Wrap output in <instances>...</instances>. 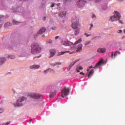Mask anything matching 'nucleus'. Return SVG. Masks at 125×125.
I'll use <instances>...</instances> for the list:
<instances>
[{"mask_svg": "<svg viewBox=\"0 0 125 125\" xmlns=\"http://www.w3.org/2000/svg\"><path fill=\"white\" fill-rule=\"evenodd\" d=\"M10 124V122H8L5 124V125H9Z\"/></svg>", "mask_w": 125, "mask_h": 125, "instance_id": "obj_43", "label": "nucleus"}, {"mask_svg": "<svg viewBox=\"0 0 125 125\" xmlns=\"http://www.w3.org/2000/svg\"><path fill=\"white\" fill-rule=\"evenodd\" d=\"M51 56L49 58L53 57L56 54V51L54 49H51L50 51Z\"/></svg>", "mask_w": 125, "mask_h": 125, "instance_id": "obj_16", "label": "nucleus"}, {"mask_svg": "<svg viewBox=\"0 0 125 125\" xmlns=\"http://www.w3.org/2000/svg\"><path fill=\"white\" fill-rule=\"evenodd\" d=\"M43 3H45V1L43 0L42 1Z\"/></svg>", "mask_w": 125, "mask_h": 125, "instance_id": "obj_58", "label": "nucleus"}, {"mask_svg": "<svg viewBox=\"0 0 125 125\" xmlns=\"http://www.w3.org/2000/svg\"><path fill=\"white\" fill-rule=\"evenodd\" d=\"M82 69H83V67H82L81 66H80V65H78L76 67V71L77 73H79V72H80V70H82Z\"/></svg>", "mask_w": 125, "mask_h": 125, "instance_id": "obj_20", "label": "nucleus"}, {"mask_svg": "<svg viewBox=\"0 0 125 125\" xmlns=\"http://www.w3.org/2000/svg\"><path fill=\"white\" fill-rule=\"evenodd\" d=\"M42 50L41 48L37 43H34L31 45V52L33 54H36L40 53Z\"/></svg>", "mask_w": 125, "mask_h": 125, "instance_id": "obj_1", "label": "nucleus"}, {"mask_svg": "<svg viewBox=\"0 0 125 125\" xmlns=\"http://www.w3.org/2000/svg\"><path fill=\"white\" fill-rule=\"evenodd\" d=\"M89 71V69H87V71Z\"/></svg>", "mask_w": 125, "mask_h": 125, "instance_id": "obj_56", "label": "nucleus"}, {"mask_svg": "<svg viewBox=\"0 0 125 125\" xmlns=\"http://www.w3.org/2000/svg\"><path fill=\"white\" fill-rule=\"evenodd\" d=\"M68 53L70 54H72L74 53V52H70V51L61 52L59 53L58 56H60L61 55H63L64 53Z\"/></svg>", "mask_w": 125, "mask_h": 125, "instance_id": "obj_14", "label": "nucleus"}, {"mask_svg": "<svg viewBox=\"0 0 125 125\" xmlns=\"http://www.w3.org/2000/svg\"><path fill=\"white\" fill-rule=\"evenodd\" d=\"M31 121H32V119H30V120H29V123H30Z\"/></svg>", "mask_w": 125, "mask_h": 125, "instance_id": "obj_52", "label": "nucleus"}, {"mask_svg": "<svg viewBox=\"0 0 125 125\" xmlns=\"http://www.w3.org/2000/svg\"><path fill=\"white\" fill-rule=\"evenodd\" d=\"M17 9H18V10L20 9V8H19H19H17Z\"/></svg>", "mask_w": 125, "mask_h": 125, "instance_id": "obj_59", "label": "nucleus"}, {"mask_svg": "<svg viewBox=\"0 0 125 125\" xmlns=\"http://www.w3.org/2000/svg\"><path fill=\"white\" fill-rule=\"evenodd\" d=\"M6 60L5 58H0V65H2L4 63L6 62Z\"/></svg>", "mask_w": 125, "mask_h": 125, "instance_id": "obj_19", "label": "nucleus"}, {"mask_svg": "<svg viewBox=\"0 0 125 125\" xmlns=\"http://www.w3.org/2000/svg\"><path fill=\"white\" fill-rule=\"evenodd\" d=\"M55 94H56L55 93H51L50 94V98H53V97L54 96Z\"/></svg>", "mask_w": 125, "mask_h": 125, "instance_id": "obj_34", "label": "nucleus"}, {"mask_svg": "<svg viewBox=\"0 0 125 125\" xmlns=\"http://www.w3.org/2000/svg\"><path fill=\"white\" fill-rule=\"evenodd\" d=\"M28 96L30 98L34 99H39L41 97V95L34 93H30L28 94Z\"/></svg>", "mask_w": 125, "mask_h": 125, "instance_id": "obj_6", "label": "nucleus"}, {"mask_svg": "<svg viewBox=\"0 0 125 125\" xmlns=\"http://www.w3.org/2000/svg\"><path fill=\"white\" fill-rule=\"evenodd\" d=\"M59 38H60V36H56L55 39L57 40V39H59Z\"/></svg>", "mask_w": 125, "mask_h": 125, "instance_id": "obj_45", "label": "nucleus"}, {"mask_svg": "<svg viewBox=\"0 0 125 125\" xmlns=\"http://www.w3.org/2000/svg\"><path fill=\"white\" fill-rule=\"evenodd\" d=\"M91 42V41H87V42H86L85 43H84V45H85V46L88 45Z\"/></svg>", "mask_w": 125, "mask_h": 125, "instance_id": "obj_33", "label": "nucleus"}, {"mask_svg": "<svg viewBox=\"0 0 125 125\" xmlns=\"http://www.w3.org/2000/svg\"><path fill=\"white\" fill-rule=\"evenodd\" d=\"M60 3H58V6H60Z\"/></svg>", "mask_w": 125, "mask_h": 125, "instance_id": "obj_54", "label": "nucleus"}, {"mask_svg": "<svg viewBox=\"0 0 125 125\" xmlns=\"http://www.w3.org/2000/svg\"><path fill=\"white\" fill-rule=\"evenodd\" d=\"M80 74H81V75H85V74L83 72H80Z\"/></svg>", "mask_w": 125, "mask_h": 125, "instance_id": "obj_48", "label": "nucleus"}, {"mask_svg": "<svg viewBox=\"0 0 125 125\" xmlns=\"http://www.w3.org/2000/svg\"><path fill=\"white\" fill-rule=\"evenodd\" d=\"M77 61H74L72 62L69 64V65H68V67H67V70H70L71 68L74 65V64L78 62Z\"/></svg>", "mask_w": 125, "mask_h": 125, "instance_id": "obj_13", "label": "nucleus"}, {"mask_svg": "<svg viewBox=\"0 0 125 125\" xmlns=\"http://www.w3.org/2000/svg\"><path fill=\"white\" fill-rule=\"evenodd\" d=\"M108 4L107 3H105L102 5V9L103 10H106L107 9Z\"/></svg>", "mask_w": 125, "mask_h": 125, "instance_id": "obj_24", "label": "nucleus"}, {"mask_svg": "<svg viewBox=\"0 0 125 125\" xmlns=\"http://www.w3.org/2000/svg\"><path fill=\"white\" fill-rule=\"evenodd\" d=\"M66 11L62 12V13H59V16L62 17V18H63L66 16Z\"/></svg>", "mask_w": 125, "mask_h": 125, "instance_id": "obj_22", "label": "nucleus"}, {"mask_svg": "<svg viewBox=\"0 0 125 125\" xmlns=\"http://www.w3.org/2000/svg\"><path fill=\"white\" fill-rule=\"evenodd\" d=\"M105 52L106 49L105 48H100L97 50V52L99 53H104Z\"/></svg>", "mask_w": 125, "mask_h": 125, "instance_id": "obj_10", "label": "nucleus"}, {"mask_svg": "<svg viewBox=\"0 0 125 125\" xmlns=\"http://www.w3.org/2000/svg\"><path fill=\"white\" fill-rule=\"evenodd\" d=\"M55 6V4H52L51 5V8H53V7H54Z\"/></svg>", "mask_w": 125, "mask_h": 125, "instance_id": "obj_44", "label": "nucleus"}, {"mask_svg": "<svg viewBox=\"0 0 125 125\" xmlns=\"http://www.w3.org/2000/svg\"><path fill=\"white\" fill-rule=\"evenodd\" d=\"M96 19H97L96 16L94 14H93L92 19L94 20H95Z\"/></svg>", "mask_w": 125, "mask_h": 125, "instance_id": "obj_36", "label": "nucleus"}, {"mask_svg": "<svg viewBox=\"0 0 125 125\" xmlns=\"http://www.w3.org/2000/svg\"><path fill=\"white\" fill-rule=\"evenodd\" d=\"M125 36H123V37H122V39H125Z\"/></svg>", "mask_w": 125, "mask_h": 125, "instance_id": "obj_53", "label": "nucleus"}, {"mask_svg": "<svg viewBox=\"0 0 125 125\" xmlns=\"http://www.w3.org/2000/svg\"><path fill=\"white\" fill-rule=\"evenodd\" d=\"M117 33L118 34L122 33H123V30H118Z\"/></svg>", "mask_w": 125, "mask_h": 125, "instance_id": "obj_41", "label": "nucleus"}, {"mask_svg": "<svg viewBox=\"0 0 125 125\" xmlns=\"http://www.w3.org/2000/svg\"><path fill=\"white\" fill-rule=\"evenodd\" d=\"M21 1H27L28 0H20Z\"/></svg>", "mask_w": 125, "mask_h": 125, "instance_id": "obj_51", "label": "nucleus"}, {"mask_svg": "<svg viewBox=\"0 0 125 125\" xmlns=\"http://www.w3.org/2000/svg\"><path fill=\"white\" fill-rule=\"evenodd\" d=\"M4 111V109L3 108H0V113H3Z\"/></svg>", "mask_w": 125, "mask_h": 125, "instance_id": "obj_37", "label": "nucleus"}, {"mask_svg": "<svg viewBox=\"0 0 125 125\" xmlns=\"http://www.w3.org/2000/svg\"><path fill=\"white\" fill-rule=\"evenodd\" d=\"M82 42V39L80 38V39H78V41H77L74 44V45L78 44V43H80Z\"/></svg>", "mask_w": 125, "mask_h": 125, "instance_id": "obj_25", "label": "nucleus"}, {"mask_svg": "<svg viewBox=\"0 0 125 125\" xmlns=\"http://www.w3.org/2000/svg\"><path fill=\"white\" fill-rule=\"evenodd\" d=\"M84 36H86V37H90L92 36V34H87V33H84Z\"/></svg>", "mask_w": 125, "mask_h": 125, "instance_id": "obj_35", "label": "nucleus"}, {"mask_svg": "<svg viewBox=\"0 0 125 125\" xmlns=\"http://www.w3.org/2000/svg\"><path fill=\"white\" fill-rule=\"evenodd\" d=\"M103 64H104V60H101L97 63H96L95 67H93V65H91L89 67V69H91L92 68H94V69H97V68H100L101 66V65Z\"/></svg>", "mask_w": 125, "mask_h": 125, "instance_id": "obj_8", "label": "nucleus"}, {"mask_svg": "<svg viewBox=\"0 0 125 125\" xmlns=\"http://www.w3.org/2000/svg\"><path fill=\"white\" fill-rule=\"evenodd\" d=\"M74 49V47L71 48V49H72V50H73Z\"/></svg>", "mask_w": 125, "mask_h": 125, "instance_id": "obj_55", "label": "nucleus"}, {"mask_svg": "<svg viewBox=\"0 0 125 125\" xmlns=\"http://www.w3.org/2000/svg\"><path fill=\"white\" fill-rule=\"evenodd\" d=\"M41 56H38V58H39L40 57H41Z\"/></svg>", "mask_w": 125, "mask_h": 125, "instance_id": "obj_57", "label": "nucleus"}, {"mask_svg": "<svg viewBox=\"0 0 125 125\" xmlns=\"http://www.w3.org/2000/svg\"><path fill=\"white\" fill-rule=\"evenodd\" d=\"M86 3V1L85 0H79L77 2V5L80 8H82L85 5Z\"/></svg>", "mask_w": 125, "mask_h": 125, "instance_id": "obj_7", "label": "nucleus"}, {"mask_svg": "<svg viewBox=\"0 0 125 125\" xmlns=\"http://www.w3.org/2000/svg\"><path fill=\"white\" fill-rule=\"evenodd\" d=\"M46 19V17H44L43 18V21H45Z\"/></svg>", "mask_w": 125, "mask_h": 125, "instance_id": "obj_46", "label": "nucleus"}, {"mask_svg": "<svg viewBox=\"0 0 125 125\" xmlns=\"http://www.w3.org/2000/svg\"><path fill=\"white\" fill-rule=\"evenodd\" d=\"M21 42L20 41H18L17 42L15 41H13L12 42V45L13 46H17L21 44Z\"/></svg>", "mask_w": 125, "mask_h": 125, "instance_id": "obj_11", "label": "nucleus"}, {"mask_svg": "<svg viewBox=\"0 0 125 125\" xmlns=\"http://www.w3.org/2000/svg\"><path fill=\"white\" fill-rule=\"evenodd\" d=\"M70 2V0H63V3L66 4Z\"/></svg>", "mask_w": 125, "mask_h": 125, "instance_id": "obj_30", "label": "nucleus"}, {"mask_svg": "<svg viewBox=\"0 0 125 125\" xmlns=\"http://www.w3.org/2000/svg\"><path fill=\"white\" fill-rule=\"evenodd\" d=\"M74 30H75L74 31V33L75 36L78 35L80 32V28H78L75 29Z\"/></svg>", "mask_w": 125, "mask_h": 125, "instance_id": "obj_15", "label": "nucleus"}, {"mask_svg": "<svg viewBox=\"0 0 125 125\" xmlns=\"http://www.w3.org/2000/svg\"><path fill=\"white\" fill-rule=\"evenodd\" d=\"M10 26H11V24L9 22H7L4 24V27H7Z\"/></svg>", "mask_w": 125, "mask_h": 125, "instance_id": "obj_27", "label": "nucleus"}, {"mask_svg": "<svg viewBox=\"0 0 125 125\" xmlns=\"http://www.w3.org/2000/svg\"><path fill=\"white\" fill-rule=\"evenodd\" d=\"M83 44H79L78 46L77 49L76 50L77 52H80L82 51Z\"/></svg>", "mask_w": 125, "mask_h": 125, "instance_id": "obj_18", "label": "nucleus"}, {"mask_svg": "<svg viewBox=\"0 0 125 125\" xmlns=\"http://www.w3.org/2000/svg\"><path fill=\"white\" fill-rule=\"evenodd\" d=\"M48 72H51V73H54L55 72V71H54V70H53V69H48V70H45L44 71V74H46L47 73H48Z\"/></svg>", "mask_w": 125, "mask_h": 125, "instance_id": "obj_21", "label": "nucleus"}, {"mask_svg": "<svg viewBox=\"0 0 125 125\" xmlns=\"http://www.w3.org/2000/svg\"><path fill=\"white\" fill-rule=\"evenodd\" d=\"M47 42L48 43H52V42H53V41L51 40V39H50V40L47 41Z\"/></svg>", "mask_w": 125, "mask_h": 125, "instance_id": "obj_38", "label": "nucleus"}, {"mask_svg": "<svg viewBox=\"0 0 125 125\" xmlns=\"http://www.w3.org/2000/svg\"><path fill=\"white\" fill-rule=\"evenodd\" d=\"M90 1H94L95 3H98L101 1L102 0H90Z\"/></svg>", "mask_w": 125, "mask_h": 125, "instance_id": "obj_31", "label": "nucleus"}, {"mask_svg": "<svg viewBox=\"0 0 125 125\" xmlns=\"http://www.w3.org/2000/svg\"><path fill=\"white\" fill-rule=\"evenodd\" d=\"M26 100L27 99L25 97H19L17 101V103L14 104V106L16 107L22 106L23 105L22 103L26 101Z\"/></svg>", "mask_w": 125, "mask_h": 125, "instance_id": "obj_3", "label": "nucleus"}, {"mask_svg": "<svg viewBox=\"0 0 125 125\" xmlns=\"http://www.w3.org/2000/svg\"><path fill=\"white\" fill-rule=\"evenodd\" d=\"M8 58L11 59H15V56L14 55H11L8 57Z\"/></svg>", "mask_w": 125, "mask_h": 125, "instance_id": "obj_29", "label": "nucleus"}, {"mask_svg": "<svg viewBox=\"0 0 125 125\" xmlns=\"http://www.w3.org/2000/svg\"><path fill=\"white\" fill-rule=\"evenodd\" d=\"M57 64H61V63H52L51 65L53 66H55V65H56Z\"/></svg>", "mask_w": 125, "mask_h": 125, "instance_id": "obj_39", "label": "nucleus"}, {"mask_svg": "<svg viewBox=\"0 0 125 125\" xmlns=\"http://www.w3.org/2000/svg\"><path fill=\"white\" fill-rule=\"evenodd\" d=\"M124 0H117V1H119V2L123 1Z\"/></svg>", "mask_w": 125, "mask_h": 125, "instance_id": "obj_49", "label": "nucleus"}, {"mask_svg": "<svg viewBox=\"0 0 125 125\" xmlns=\"http://www.w3.org/2000/svg\"><path fill=\"white\" fill-rule=\"evenodd\" d=\"M2 125H5V124H3Z\"/></svg>", "mask_w": 125, "mask_h": 125, "instance_id": "obj_60", "label": "nucleus"}, {"mask_svg": "<svg viewBox=\"0 0 125 125\" xmlns=\"http://www.w3.org/2000/svg\"><path fill=\"white\" fill-rule=\"evenodd\" d=\"M18 23H19V22H18V21H15V20H13V24H14V25H17V24H18Z\"/></svg>", "mask_w": 125, "mask_h": 125, "instance_id": "obj_32", "label": "nucleus"}, {"mask_svg": "<svg viewBox=\"0 0 125 125\" xmlns=\"http://www.w3.org/2000/svg\"><path fill=\"white\" fill-rule=\"evenodd\" d=\"M40 67V65H34L30 67V68L31 69H33V68H35V69H38Z\"/></svg>", "mask_w": 125, "mask_h": 125, "instance_id": "obj_26", "label": "nucleus"}, {"mask_svg": "<svg viewBox=\"0 0 125 125\" xmlns=\"http://www.w3.org/2000/svg\"><path fill=\"white\" fill-rule=\"evenodd\" d=\"M2 27V24H0V29Z\"/></svg>", "mask_w": 125, "mask_h": 125, "instance_id": "obj_50", "label": "nucleus"}, {"mask_svg": "<svg viewBox=\"0 0 125 125\" xmlns=\"http://www.w3.org/2000/svg\"><path fill=\"white\" fill-rule=\"evenodd\" d=\"M119 23L123 24V21L121 20H119Z\"/></svg>", "mask_w": 125, "mask_h": 125, "instance_id": "obj_47", "label": "nucleus"}, {"mask_svg": "<svg viewBox=\"0 0 125 125\" xmlns=\"http://www.w3.org/2000/svg\"><path fill=\"white\" fill-rule=\"evenodd\" d=\"M90 25V27L89 28V30H91L92 29V28L93 27V24L92 23H91Z\"/></svg>", "mask_w": 125, "mask_h": 125, "instance_id": "obj_40", "label": "nucleus"}, {"mask_svg": "<svg viewBox=\"0 0 125 125\" xmlns=\"http://www.w3.org/2000/svg\"><path fill=\"white\" fill-rule=\"evenodd\" d=\"M71 22H72L71 27L73 29H76L78 28V25L79 23V19L77 17H74L71 20Z\"/></svg>", "mask_w": 125, "mask_h": 125, "instance_id": "obj_4", "label": "nucleus"}, {"mask_svg": "<svg viewBox=\"0 0 125 125\" xmlns=\"http://www.w3.org/2000/svg\"><path fill=\"white\" fill-rule=\"evenodd\" d=\"M45 31H46V28L45 27H42L40 29V30L38 31V33H37L36 35H34V38L35 39L37 38L39 35L42 34L43 33L45 32Z\"/></svg>", "mask_w": 125, "mask_h": 125, "instance_id": "obj_9", "label": "nucleus"}, {"mask_svg": "<svg viewBox=\"0 0 125 125\" xmlns=\"http://www.w3.org/2000/svg\"><path fill=\"white\" fill-rule=\"evenodd\" d=\"M113 15L110 16L109 18V21H111L112 22H114L115 21H118L121 19V14L119 13V12L117 11H115L113 12Z\"/></svg>", "mask_w": 125, "mask_h": 125, "instance_id": "obj_2", "label": "nucleus"}, {"mask_svg": "<svg viewBox=\"0 0 125 125\" xmlns=\"http://www.w3.org/2000/svg\"><path fill=\"white\" fill-rule=\"evenodd\" d=\"M4 20V17L3 16L0 15V23L3 21Z\"/></svg>", "mask_w": 125, "mask_h": 125, "instance_id": "obj_28", "label": "nucleus"}, {"mask_svg": "<svg viewBox=\"0 0 125 125\" xmlns=\"http://www.w3.org/2000/svg\"><path fill=\"white\" fill-rule=\"evenodd\" d=\"M69 90L66 87H63V89L62 90V98H64V97L68 96Z\"/></svg>", "mask_w": 125, "mask_h": 125, "instance_id": "obj_5", "label": "nucleus"}, {"mask_svg": "<svg viewBox=\"0 0 125 125\" xmlns=\"http://www.w3.org/2000/svg\"><path fill=\"white\" fill-rule=\"evenodd\" d=\"M94 72V70L93 69H91L89 72V74L88 75V78H90L91 77V76L93 75V74Z\"/></svg>", "mask_w": 125, "mask_h": 125, "instance_id": "obj_23", "label": "nucleus"}, {"mask_svg": "<svg viewBox=\"0 0 125 125\" xmlns=\"http://www.w3.org/2000/svg\"><path fill=\"white\" fill-rule=\"evenodd\" d=\"M117 53H118V51H117L115 53H114V54L113 52H112L111 54L109 53L108 54L109 57H111V58L112 59L115 58L116 56H117Z\"/></svg>", "mask_w": 125, "mask_h": 125, "instance_id": "obj_17", "label": "nucleus"}, {"mask_svg": "<svg viewBox=\"0 0 125 125\" xmlns=\"http://www.w3.org/2000/svg\"><path fill=\"white\" fill-rule=\"evenodd\" d=\"M62 45L66 46H70L73 45V43L70 42L64 41V42L62 43Z\"/></svg>", "mask_w": 125, "mask_h": 125, "instance_id": "obj_12", "label": "nucleus"}, {"mask_svg": "<svg viewBox=\"0 0 125 125\" xmlns=\"http://www.w3.org/2000/svg\"><path fill=\"white\" fill-rule=\"evenodd\" d=\"M52 30H56L57 29V28L56 26H53L52 28Z\"/></svg>", "mask_w": 125, "mask_h": 125, "instance_id": "obj_42", "label": "nucleus"}]
</instances>
